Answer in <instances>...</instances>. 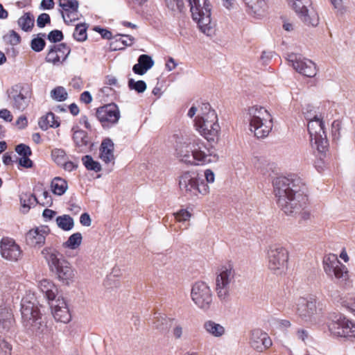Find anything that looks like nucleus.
<instances>
[{
    "instance_id": "f257e3e1",
    "label": "nucleus",
    "mask_w": 355,
    "mask_h": 355,
    "mask_svg": "<svg viewBox=\"0 0 355 355\" xmlns=\"http://www.w3.org/2000/svg\"><path fill=\"white\" fill-rule=\"evenodd\" d=\"M272 184L277 203L286 215L298 216L300 220L303 221L311 218V214L306 209V188L299 177L295 175L277 177Z\"/></svg>"
},
{
    "instance_id": "f03ea898",
    "label": "nucleus",
    "mask_w": 355,
    "mask_h": 355,
    "mask_svg": "<svg viewBox=\"0 0 355 355\" xmlns=\"http://www.w3.org/2000/svg\"><path fill=\"white\" fill-rule=\"evenodd\" d=\"M220 132V126L216 110L209 102H202L201 137L207 140L208 145H204V149H201V164L216 163L218 160L214 145L218 140Z\"/></svg>"
},
{
    "instance_id": "7ed1b4c3",
    "label": "nucleus",
    "mask_w": 355,
    "mask_h": 355,
    "mask_svg": "<svg viewBox=\"0 0 355 355\" xmlns=\"http://www.w3.org/2000/svg\"><path fill=\"white\" fill-rule=\"evenodd\" d=\"M21 323L26 331L35 336H41L48 332L45 318L38 306L34 293L28 291L21 301Z\"/></svg>"
},
{
    "instance_id": "20e7f679",
    "label": "nucleus",
    "mask_w": 355,
    "mask_h": 355,
    "mask_svg": "<svg viewBox=\"0 0 355 355\" xmlns=\"http://www.w3.org/2000/svg\"><path fill=\"white\" fill-rule=\"evenodd\" d=\"M2 295L0 297V329L4 333L14 329L15 319L11 305L14 299H19L23 285L8 277L1 281Z\"/></svg>"
},
{
    "instance_id": "39448f33",
    "label": "nucleus",
    "mask_w": 355,
    "mask_h": 355,
    "mask_svg": "<svg viewBox=\"0 0 355 355\" xmlns=\"http://www.w3.org/2000/svg\"><path fill=\"white\" fill-rule=\"evenodd\" d=\"M42 254L60 282L66 285L74 282L76 274L75 269L55 248H45L42 250Z\"/></svg>"
},
{
    "instance_id": "423d86ee",
    "label": "nucleus",
    "mask_w": 355,
    "mask_h": 355,
    "mask_svg": "<svg viewBox=\"0 0 355 355\" xmlns=\"http://www.w3.org/2000/svg\"><path fill=\"white\" fill-rule=\"evenodd\" d=\"M246 117L250 130L257 138L266 137L272 130V118L265 107L257 105L249 107Z\"/></svg>"
},
{
    "instance_id": "0eeeda50",
    "label": "nucleus",
    "mask_w": 355,
    "mask_h": 355,
    "mask_svg": "<svg viewBox=\"0 0 355 355\" xmlns=\"http://www.w3.org/2000/svg\"><path fill=\"white\" fill-rule=\"evenodd\" d=\"M322 304L314 295L300 297L295 304V312L298 318L310 325L315 324L322 313Z\"/></svg>"
},
{
    "instance_id": "6e6552de",
    "label": "nucleus",
    "mask_w": 355,
    "mask_h": 355,
    "mask_svg": "<svg viewBox=\"0 0 355 355\" xmlns=\"http://www.w3.org/2000/svg\"><path fill=\"white\" fill-rule=\"evenodd\" d=\"M267 266L275 275H285L288 270L289 253L286 248L279 244H272L266 250Z\"/></svg>"
},
{
    "instance_id": "1a4fd4ad",
    "label": "nucleus",
    "mask_w": 355,
    "mask_h": 355,
    "mask_svg": "<svg viewBox=\"0 0 355 355\" xmlns=\"http://www.w3.org/2000/svg\"><path fill=\"white\" fill-rule=\"evenodd\" d=\"M235 270L233 265L228 263L218 267L216 273V292L221 301L230 295V285L234 282Z\"/></svg>"
},
{
    "instance_id": "9d476101",
    "label": "nucleus",
    "mask_w": 355,
    "mask_h": 355,
    "mask_svg": "<svg viewBox=\"0 0 355 355\" xmlns=\"http://www.w3.org/2000/svg\"><path fill=\"white\" fill-rule=\"evenodd\" d=\"M290 8L294 10L300 20L306 26H317L319 16L312 7L311 0H287Z\"/></svg>"
},
{
    "instance_id": "9b49d317",
    "label": "nucleus",
    "mask_w": 355,
    "mask_h": 355,
    "mask_svg": "<svg viewBox=\"0 0 355 355\" xmlns=\"http://www.w3.org/2000/svg\"><path fill=\"white\" fill-rule=\"evenodd\" d=\"M307 128L312 148L318 153H324L328 147V140L322 116L309 121Z\"/></svg>"
},
{
    "instance_id": "f8f14e48",
    "label": "nucleus",
    "mask_w": 355,
    "mask_h": 355,
    "mask_svg": "<svg viewBox=\"0 0 355 355\" xmlns=\"http://www.w3.org/2000/svg\"><path fill=\"white\" fill-rule=\"evenodd\" d=\"M323 269L326 275L339 282H345L349 279L347 268L338 259L337 255L329 254L323 259Z\"/></svg>"
},
{
    "instance_id": "ddd939ff",
    "label": "nucleus",
    "mask_w": 355,
    "mask_h": 355,
    "mask_svg": "<svg viewBox=\"0 0 355 355\" xmlns=\"http://www.w3.org/2000/svg\"><path fill=\"white\" fill-rule=\"evenodd\" d=\"M328 327L330 332L335 336L355 338V323L340 314L331 316Z\"/></svg>"
},
{
    "instance_id": "4468645a",
    "label": "nucleus",
    "mask_w": 355,
    "mask_h": 355,
    "mask_svg": "<svg viewBox=\"0 0 355 355\" xmlns=\"http://www.w3.org/2000/svg\"><path fill=\"white\" fill-rule=\"evenodd\" d=\"M96 115L104 128H109L116 125L121 117L119 109L114 103L98 107L96 110Z\"/></svg>"
},
{
    "instance_id": "2eb2a0df",
    "label": "nucleus",
    "mask_w": 355,
    "mask_h": 355,
    "mask_svg": "<svg viewBox=\"0 0 355 355\" xmlns=\"http://www.w3.org/2000/svg\"><path fill=\"white\" fill-rule=\"evenodd\" d=\"M287 60L298 73L307 77H313L316 75V67L311 60L295 53L288 54Z\"/></svg>"
},
{
    "instance_id": "dca6fc26",
    "label": "nucleus",
    "mask_w": 355,
    "mask_h": 355,
    "mask_svg": "<svg viewBox=\"0 0 355 355\" xmlns=\"http://www.w3.org/2000/svg\"><path fill=\"white\" fill-rule=\"evenodd\" d=\"M8 96L12 100V107L19 110H26L31 101V95L28 89L15 85L8 90Z\"/></svg>"
},
{
    "instance_id": "f3484780",
    "label": "nucleus",
    "mask_w": 355,
    "mask_h": 355,
    "mask_svg": "<svg viewBox=\"0 0 355 355\" xmlns=\"http://www.w3.org/2000/svg\"><path fill=\"white\" fill-rule=\"evenodd\" d=\"M179 186L185 196H198L199 192L198 173L189 171L184 173L180 178Z\"/></svg>"
},
{
    "instance_id": "a211bd4d",
    "label": "nucleus",
    "mask_w": 355,
    "mask_h": 355,
    "mask_svg": "<svg viewBox=\"0 0 355 355\" xmlns=\"http://www.w3.org/2000/svg\"><path fill=\"white\" fill-rule=\"evenodd\" d=\"M272 340L267 333L260 329H252L250 332L249 345L259 352H263L272 346Z\"/></svg>"
},
{
    "instance_id": "6ab92c4d",
    "label": "nucleus",
    "mask_w": 355,
    "mask_h": 355,
    "mask_svg": "<svg viewBox=\"0 0 355 355\" xmlns=\"http://www.w3.org/2000/svg\"><path fill=\"white\" fill-rule=\"evenodd\" d=\"M203 1V8H201V33L212 37L216 33V24L211 17L212 6L209 0Z\"/></svg>"
},
{
    "instance_id": "aec40b11",
    "label": "nucleus",
    "mask_w": 355,
    "mask_h": 355,
    "mask_svg": "<svg viewBox=\"0 0 355 355\" xmlns=\"http://www.w3.org/2000/svg\"><path fill=\"white\" fill-rule=\"evenodd\" d=\"M2 257L9 261H17L21 256L20 247L10 238H3L0 243Z\"/></svg>"
},
{
    "instance_id": "412c9836",
    "label": "nucleus",
    "mask_w": 355,
    "mask_h": 355,
    "mask_svg": "<svg viewBox=\"0 0 355 355\" xmlns=\"http://www.w3.org/2000/svg\"><path fill=\"white\" fill-rule=\"evenodd\" d=\"M49 304L51 307L52 314L57 321L64 323L70 321L71 314L64 298L58 297L55 300L52 301Z\"/></svg>"
},
{
    "instance_id": "4be33fe9",
    "label": "nucleus",
    "mask_w": 355,
    "mask_h": 355,
    "mask_svg": "<svg viewBox=\"0 0 355 355\" xmlns=\"http://www.w3.org/2000/svg\"><path fill=\"white\" fill-rule=\"evenodd\" d=\"M177 157L180 161L193 165H198L200 161V146L198 144H189L184 149L178 150Z\"/></svg>"
},
{
    "instance_id": "5701e85b",
    "label": "nucleus",
    "mask_w": 355,
    "mask_h": 355,
    "mask_svg": "<svg viewBox=\"0 0 355 355\" xmlns=\"http://www.w3.org/2000/svg\"><path fill=\"white\" fill-rule=\"evenodd\" d=\"M49 234L46 226H40L29 230L26 234V243L31 246L41 247L45 243L46 237Z\"/></svg>"
},
{
    "instance_id": "b1692460",
    "label": "nucleus",
    "mask_w": 355,
    "mask_h": 355,
    "mask_svg": "<svg viewBox=\"0 0 355 355\" xmlns=\"http://www.w3.org/2000/svg\"><path fill=\"white\" fill-rule=\"evenodd\" d=\"M58 4L62 9V17L66 24H69L78 19L79 3L77 0H59Z\"/></svg>"
},
{
    "instance_id": "393cba45",
    "label": "nucleus",
    "mask_w": 355,
    "mask_h": 355,
    "mask_svg": "<svg viewBox=\"0 0 355 355\" xmlns=\"http://www.w3.org/2000/svg\"><path fill=\"white\" fill-rule=\"evenodd\" d=\"M69 53L70 50L66 44H54L49 49L46 61L53 64H60L66 60Z\"/></svg>"
},
{
    "instance_id": "a878e982",
    "label": "nucleus",
    "mask_w": 355,
    "mask_h": 355,
    "mask_svg": "<svg viewBox=\"0 0 355 355\" xmlns=\"http://www.w3.org/2000/svg\"><path fill=\"white\" fill-rule=\"evenodd\" d=\"M247 12L256 18L263 17L267 11V0H243Z\"/></svg>"
},
{
    "instance_id": "bb28decb",
    "label": "nucleus",
    "mask_w": 355,
    "mask_h": 355,
    "mask_svg": "<svg viewBox=\"0 0 355 355\" xmlns=\"http://www.w3.org/2000/svg\"><path fill=\"white\" fill-rule=\"evenodd\" d=\"M38 287L44 294L48 304L55 300L58 290L55 284L48 279H42L38 282Z\"/></svg>"
},
{
    "instance_id": "cd10ccee",
    "label": "nucleus",
    "mask_w": 355,
    "mask_h": 355,
    "mask_svg": "<svg viewBox=\"0 0 355 355\" xmlns=\"http://www.w3.org/2000/svg\"><path fill=\"white\" fill-rule=\"evenodd\" d=\"M213 293L205 282H201V310L205 312L211 311L214 307Z\"/></svg>"
},
{
    "instance_id": "c85d7f7f",
    "label": "nucleus",
    "mask_w": 355,
    "mask_h": 355,
    "mask_svg": "<svg viewBox=\"0 0 355 355\" xmlns=\"http://www.w3.org/2000/svg\"><path fill=\"white\" fill-rule=\"evenodd\" d=\"M138 62L132 67V71L138 75L145 74L154 65L152 58L148 55L142 54L138 58Z\"/></svg>"
},
{
    "instance_id": "c756f323",
    "label": "nucleus",
    "mask_w": 355,
    "mask_h": 355,
    "mask_svg": "<svg viewBox=\"0 0 355 355\" xmlns=\"http://www.w3.org/2000/svg\"><path fill=\"white\" fill-rule=\"evenodd\" d=\"M101 159L106 164L114 162V144L110 139L103 141L101 146Z\"/></svg>"
},
{
    "instance_id": "7c9ffc66",
    "label": "nucleus",
    "mask_w": 355,
    "mask_h": 355,
    "mask_svg": "<svg viewBox=\"0 0 355 355\" xmlns=\"http://www.w3.org/2000/svg\"><path fill=\"white\" fill-rule=\"evenodd\" d=\"M203 327L207 334L214 338H221L226 333L224 326L211 320L205 321Z\"/></svg>"
},
{
    "instance_id": "2f4dec72",
    "label": "nucleus",
    "mask_w": 355,
    "mask_h": 355,
    "mask_svg": "<svg viewBox=\"0 0 355 355\" xmlns=\"http://www.w3.org/2000/svg\"><path fill=\"white\" fill-rule=\"evenodd\" d=\"M38 125L42 130H46L49 128H58L60 122L53 113L49 112L40 119Z\"/></svg>"
},
{
    "instance_id": "473e14b6",
    "label": "nucleus",
    "mask_w": 355,
    "mask_h": 355,
    "mask_svg": "<svg viewBox=\"0 0 355 355\" xmlns=\"http://www.w3.org/2000/svg\"><path fill=\"white\" fill-rule=\"evenodd\" d=\"M55 221L58 227L64 231H70L74 226L73 219L67 214L58 216Z\"/></svg>"
},
{
    "instance_id": "72a5a7b5",
    "label": "nucleus",
    "mask_w": 355,
    "mask_h": 355,
    "mask_svg": "<svg viewBox=\"0 0 355 355\" xmlns=\"http://www.w3.org/2000/svg\"><path fill=\"white\" fill-rule=\"evenodd\" d=\"M51 190L53 193L58 196H62L67 189V182L60 178H55L51 184Z\"/></svg>"
},
{
    "instance_id": "f704fd0d",
    "label": "nucleus",
    "mask_w": 355,
    "mask_h": 355,
    "mask_svg": "<svg viewBox=\"0 0 355 355\" xmlns=\"http://www.w3.org/2000/svg\"><path fill=\"white\" fill-rule=\"evenodd\" d=\"M173 321L168 319L165 315L162 313L155 314V316L153 319V326L157 329L164 331L166 330L168 327L169 323H171Z\"/></svg>"
},
{
    "instance_id": "c9c22d12",
    "label": "nucleus",
    "mask_w": 355,
    "mask_h": 355,
    "mask_svg": "<svg viewBox=\"0 0 355 355\" xmlns=\"http://www.w3.org/2000/svg\"><path fill=\"white\" fill-rule=\"evenodd\" d=\"M82 241V234L80 232H76L71 234L62 245L65 248L76 250L81 245Z\"/></svg>"
},
{
    "instance_id": "e433bc0d",
    "label": "nucleus",
    "mask_w": 355,
    "mask_h": 355,
    "mask_svg": "<svg viewBox=\"0 0 355 355\" xmlns=\"http://www.w3.org/2000/svg\"><path fill=\"white\" fill-rule=\"evenodd\" d=\"M72 131L73 132V140L76 145L78 147L86 146L87 144L86 132L76 128H73Z\"/></svg>"
},
{
    "instance_id": "4c0bfd02",
    "label": "nucleus",
    "mask_w": 355,
    "mask_h": 355,
    "mask_svg": "<svg viewBox=\"0 0 355 355\" xmlns=\"http://www.w3.org/2000/svg\"><path fill=\"white\" fill-rule=\"evenodd\" d=\"M341 305L355 315V293H349L340 297Z\"/></svg>"
},
{
    "instance_id": "58836bf2",
    "label": "nucleus",
    "mask_w": 355,
    "mask_h": 355,
    "mask_svg": "<svg viewBox=\"0 0 355 355\" xmlns=\"http://www.w3.org/2000/svg\"><path fill=\"white\" fill-rule=\"evenodd\" d=\"M18 25L24 31H29L34 25V18L26 12L18 19Z\"/></svg>"
},
{
    "instance_id": "ea45409f",
    "label": "nucleus",
    "mask_w": 355,
    "mask_h": 355,
    "mask_svg": "<svg viewBox=\"0 0 355 355\" xmlns=\"http://www.w3.org/2000/svg\"><path fill=\"white\" fill-rule=\"evenodd\" d=\"M303 114L309 121L311 119H316L317 118L321 117V114L319 112V107L312 105H307L303 110Z\"/></svg>"
},
{
    "instance_id": "a19ab883",
    "label": "nucleus",
    "mask_w": 355,
    "mask_h": 355,
    "mask_svg": "<svg viewBox=\"0 0 355 355\" xmlns=\"http://www.w3.org/2000/svg\"><path fill=\"white\" fill-rule=\"evenodd\" d=\"M188 1L192 18L196 22L197 26L200 27V1L188 0Z\"/></svg>"
},
{
    "instance_id": "79ce46f5",
    "label": "nucleus",
    "mask_w": 355,
    "mask_h": 355,
    "mask_svg": "<svg viewBox=\"0 0 355 355\" xmlns=\"http://www.w3.org/2000/svg\"><path fill=\"white\" fill-rule=\"evenodd\" d=\"M51 97L56 101H64L68 97V94L64 87L58 86L51 91Z\"/></svg>"
},
{
    "instance_id": "37998d69",
    "label": "nucleus",
    "mask_w": 355,
    "mask_h": 355,
    "mask_svg": "<svg viewBox=\"0 0 355 355\" xmlns=\"http://www.w3.org/2000/svg\"><path fill=\"white\" fill-rule=\"evenodd\" d=\"M38 199L36 196L28 193H22L20 196V202L24 207L30 208V207L37 203Z\"/></svg>"
},
{
    "instance_id": "c03bdc74",
    "label": "nucleus",
    "mask_w": 355,
    "mask_h": 355,
    "mask_svg": "<svg viewBox=\"0 0 355 355\" xmlns=\"http://www.w3.org/2000/svg\"><path fill=\"white\" fill-rule=\"evenodd\" d=\"M82 161L87 170L94 171L95 172H98L101 170V164L98 162L94 161L89 155L83 157Z\"/></svg>"
},
{
    "instance_id": "a18cd8bd",
    "label": "nucleus",
    "mask_w": 355,
    "mask_h": 355,
    "mask_svg": "<svg viewBox=\"0 0 355 355\" xmlns=\"http://www.w3.org/2000/svg\"><path fill=\"white\" fill-rule=\"evenodd\" d=\"M51 156L53 161L58 164L61 166L66 160L68 159V157L65 151L60 148H55L51 152Z\"/></svg>"
},
{
    "instance_id": "49530a36",
    "label": "nucleus",
    "mask_w": 355,
    "mask_h": 355,
    "mask_svg": "<svg viewBox=\"0 0 355 355\" xmlns=\"http://www.w3.org/2000/svg\"><path fill=\"white\" fill-rule=\"evenodd\" d=\"M86 31L87 28L84 24H78L73 32L74 38L79 42L85 40L87 38Z\"/></svg>"
},
{
    "instance_id": "de8ad7c7",
    "label": "nucleus",
    "mask_w": 355,
    "mask_h": 355,
    "mask_svg": "<svg viewBox=\"0 0 355 355\" xmlns=\"http://www.w3.org/2000/svg\"><path fill=\"white\" fill-rule=\"evenodd\" d=\"M128 86L131 89H134L138 93H142L146 89V84L143 80L135 81L131 78L128 80Z\"/></svg>"
},
{
    "instance_id": "09e8293b",
    "label": "nucleus",
    "mask_w": 355,
    "mask_h": 355,
    "mask_svg": "<svg viewBox=\"0 0 355 355\" xmlns=\"http://www.w3.org/2000/svg\"><path fill=\"white\" fill-rule=\"evenodd\" d=\"M166 6L173 11L182 12L184 9L183 0H165Z\"/></svg>"
},
{
    "instance_id": "8fccbe9b",
    "label": "nucleus",
    "mask_w": 355,
    "mask_h": 355,
    "mask_svg": "<svg viewBox=\"0 0 355 355\" xmlns=\"http://www.w3.org/2000/svg\"><path fill=\"white\" fill-rule=\"evenodd\" d=\"M334 10L339 15H344L347 12V7L343 0H330Z\"/></svg>"
},
{
    "instance_id": "3c124183",
    "label": "nucleus",
    "mask_w": 355,
    "mask_h": 355,
    "mask_svg": "<svg viewBox=\"0 0 355 355\" xmlns=\"http://www.w3.org/2000/svg\"><path fill=\"white\" fill-rule=\"evenodd\" d=\"M176 221L178 222H185L190 219L191 213L188 209H180L176 213L173 214Z\"/></svg>"
},
{
    "instance_id": "603ef678",
    "label": "nucleus",
    "mask_w": 355,
    "mask_h": 355,
    "mask_svg": "<svg viewBox=\"0 0 355 355\" xmlns=\"http://www.w3.org/2000/svg\"><path fill=\"white\" fill-rule=\"evenodd\" d=\"M38 199L37 203L43 206H50L52 204V198L47 191H42L41 194L37 197Z\"/></svg>"
},
{
    "instance_id": "864d4df0",
    "label": "nucleus",
    "mask_w": 355,
    "mask_h": 355,
    "mask_svg": "<svg viewBox=\"0 0 355 355\" xmlns=\"http://www.w3.org/2000/svg\"><path fill=\"white\" fill-rule=\"evenodd\" d=\"M4 39L12 45H17L20 42V36L14 31H10Z\"/></svg>"
},
{
    "instance_id": "5fc2aeb1",
    "label": "nucleus",
    "mask_w": 355,
    "mask_h": 355,
    "mask_svg": "<svg viewBox=\"0 0 355 355\" xmlns=\"http://www.w3.org/2000/svg\"><path fill=\"white\" fill-rule=\"evenodd\" d=\"M44 46L45 42L42 38H35L31 41V48L36 52L42 51Z\"/></svg>"
},
{
    "instance_id": "6e6d98bb",
    "label": "nucleus",
    "mask_w": 355,
    "mask_h": 355,
    "mask_svg": "<svg viewBox=\"0 0 355 355\" xmlns=\"http://www.w3.org/2000/svg\"><path fill=\"white\" fill-rule=\"evenodd\" d=\"M15 151L21 157L30 156L31 155V150L29 146L21 144L16 146Z\"/></svg>"
},
{
    "instance_id": "4d7b16f0",
    "label": "nucleus",
    "mask_w": 355,
    "mask_h": 355,
    "mask_svg": "<svg viewBox=\"0 0 355 355\" xmlns=\"http://www.w3.org/2000/svg\"><path fill=\"white\" fill-rule=\"evenodd\" d=\"M191 297L193 302L198 305L200 302V284L198 283H196L193 286L191 291Z\"/></svg>"
},
{
    "instance_id": "13d9d810",
    "label": "nucleus",
    "mask_w": 355,
    "mask_h": 355,
    "mask_svg": "<svg viewBox=\"0 0 355 355\" xmlns=\"http://www.w3.org/2000/svg\"><path fill=\"white\" fill-rule=\"evenodd\" d=\"M11 346L3 339H0V355H10Z\"/></svg>"
},
{
    "instance_id": "bf43d9fd",
    "label": "nucleus",
    "mask_w": 355,
    "mask_h": 355,
    "mask_svg": "<svg viewBox=\"0 0 355 355\" xmlns=\"http://www.w3.org/2000/svg\"><path fill=\"white\" fill-rule=\"evenodd\" d=\"M62 31L58 30L52 31L48 35V39L53 42H60L62 40Z\"/></svg>"
},
{
    "instance_id": "052dcab7",
    "label": "nucleus",
    "mask_w": 355,
    "mask_h": 355,
    "mask_svg": "<svg viewBox=\"0 0 355 355\" xmlns=\"http://www.w3.org/2000/svg\"><path fill=\"white\" fill-rule=\"evenodd\" d=\"M50 17L46 13H42L37 19V24L40 28H43L46 24L50 23Z\"/></svg>"
},
{
    "instance_id": "680f3d73",
    "label": "nucleus",
    "mask_w": 355,
    "mask_h": 355,
    "mask_svg": "<svg viewBox=\"0 0 355 355\" xmlns=\"http://www.w3.org/2000/svg\"><path fill=\"white\" fill-rule=\"evenodd\" d=\"M119 40L116 39V41H119L123 46H131L133 44L134 38L128 35H119Z\"/></svg>"
},
{
    "instance_id": "e2e57ef3",
    "label": "nucleus",
    "mask_w": 355,
    "mask_h": 355,
    "mask_svg": "<svg viewBox=\"0 0 355 355\" xmlns=\"http://www.w3.org/2000/svg\"><path fill=\"white\" fill-rule=\"evenodd\" d=\"M173 336L176 339H180L183 334V328L180 324H175L173 330Z\"/></svg>"
},
{
    "instance_id": "0e129e2a",
    "label": "nucleus",
    "mask_w": 355,
    "mask_h": 355,
    "mask_svg": "<svg viewBox=\"0 0 355 355\" xmlns=\"http://www.w3.org/2000/svg\"><path fill=\"white\" fill-rule=\"evenodd\" d=\"M56 214V211L52 209H45L43 211L42 216L45 221H48L52 220L55 216Z\"/></svg>"
},
{
    "instance_id": "69168bd1",
    "label": "nucleus",
    "mask_w": 355,
    "mask_h": 355,
    "mask_svg": "<svg viewBox=\"0 0 355 355\" xmlns=\"http://www.w3.org/2000/svg\"><path fill=\"white\" fill-rule=\"evenodd\" d=\"M29 156L21 157L19 160V164L20 166L28 168H31L33 166V162L28 158Z\"/></svg>"
},
{
    "instance_id": "338daca9",
    "label": "nucleus",
    "mask_w": 355,
    "mask_h": 355,
    "mask_svg": "<svg viewBox=\"0 0 355 355\" xmlns=\"http://www.w3.org/2000/svg\"><path fill=\"white\" fill-rule=\"evenodd\" d=\"M80 223L86 227H89L91 225V218L89 215L87 213H84L80 216Z\"/></svg>"
},
{
    "instance_id": "774afa93",
    "label": "nucleus",
    "mask_w": 355,
    "mask_h": 355,
    "mask_svg": "<svg viewBox=\"0 0 355 355\" xmlns=\"http://www.w3.org/2000/svg\"><path fill=\"white\" fill-rule=\"evenodd\" d=\"M63 168L69 172H71L77 168V164L73 162L66 160L64 163L61 165Z\"/></svg>"
}]
</instances>
